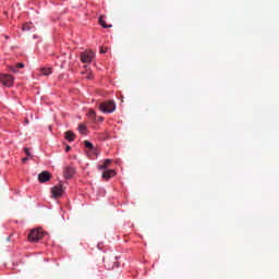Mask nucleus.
<instances>
[{
  "label": "nucleus",
  "mask_w": 279,
  "mask_h": 279,
  "mask_svg": "<svg viewBox=\"0 0 279 279\" xmlns=\"http://www.w3.org/2000/svg\"><path fill=\"white\" fill-rule=\"evenodd\" d=\"M43 236H45L43 228L32 229L28 234V241H31V243H38Z\"/></svg>",
  "instance_id": "1"
},
{
  "label": "nucleus",
  "mask_w": 279,
  "mask_h": 279,
  "mask_svg": "<svg viewBox=\"0 0 279 279\" xmlns=\"http://www.w3.org/2000/svg\"><path fill=\"white\" fill-rule=\"evenodd\" d=\"M99 110L105 113H112L114 112V110H117V105L114 104V101H105L100 104Z\"/></svg>",
  "instance_id": "2"
},
{
  "label": "nucleus",
  "mask_w": 279,
  "mask_h": 279,
  "mask_svg": "<svg viewBox=\"0 0 279 279\" xmlns=\"http://www.w3.org/2000/svg\"><path fill=\"white\" fill-rule=\"evenodd\" d=\"M93 58H95V52L92 50H86L81 53V62H83V64H89V62H93Z\"/></svg>",
  "instance_id": "3"
},
{
  "label": "nucleus",
  "mask_w": 279,
  "mask_h": 279,
  "mask_svg": "<svg viewBox=\"0 0 279 279\" xmlns=\"http://www.w3.org/2000/svg\"><path fill=\"white\" fill-rule=\"evenodd\" d=\"M0 84L10 87L14 84V77L10 74H0Z\"/></svg>",
  "instance_id": "4"
},
{
  "label": "nucleus",
  "mask_w": 279,
  "mask_h": 279,
  "mask_svg": "<svg viewBox=\"0 0 279 279\" xmlns=\"http://www.w3.org/2000/svg\"><path fill=\"white\" fill-rule=\"evenodd\" d=\"M63 175L66 180H71V178H73V175H75V168L73 167H65L63 169Z\"/></svg>",
  "instance_id": "5"
},
{
  "label": "nucleus",
  "mask_w": 279,
  "mask_h": 279,
  "mask_svg": "<svg viewBox=\"0 0 279 279\" xmlns=\"http://www.w3.org/2000/svg\"><path fill=\"white\" fill-rule=\"evenodd\" d=\"M38 180L41 183L49 182L51 180V173L43 171L41 173L38 174Z\"/></svg>",
  "instance_id": "6"
},
{
  "label": "nucleus",
  "mask_w": 279,
  "mask_h": 279,
  "mask_svg": "<svg viewBox=\"0 0 279 279\" xmlns=\"http://www.w3.org/2000/svg\"><path fill=\"white\" fill-rule=\"evenodd\" d=\"M62 193H64L62 185H56L54 187H52L53 197H62Z\"/></svg>",
  "instance_id": "7"
},
{
  "label": "nucleus",
  "mask_w": 279,
  "mask_h": 279,
  "mask_svg": "<svg viewBox=\"0 0 279 279\" xmlns=\"http://www.w3.org/2000/svg\"><path fill=\"white\" fill-rule=\"evenodd\" d=\"M117 175V172L114 170H106L102 173L104 180H110V178H114Z\"/></svg>",
  "instance_id": "8"
},
{
  "label": "nucleus",
  "mask_w": 279,
  "mask_h": 279,
  "mask_svg": "<svg viewBox=\"0 0 279 279\" xmlns=\"http://www.w3.org/2000/svg\"><path fill=\"white\" fill-rule=\"evenodd\" d=\"M19 69H25V64L17 63L15 66H9V71H12V73H19Z\"/></svg>",
  "instance_id": "9"
},
{
  "label": "nucleus",
  "mask_w": 279,
  "mask_h": 279,
  "mask_svg": "<svg viewBox=\"0 0 279 279\" xmlns=\"http://www.w3.org/2000/svg\"><path fill=\"white\" fill-rule=\"evenodd\" d=\"M65 141H69V143H73V141H75V133H73V131H66Z\"/></svg>",
  "instance_id": "10"
},
{
  "label": "nucleus",
  "mask_w": 279,
  "mask_h": 279,
  "mask_svg": "<svg viewBox=\"0 0 279 279\" xmlns=\"http://www.w3.org/2000/svg\"><path fill=\"white\" fill-rule=\"evenodd\" d=\"M111 163H112V160L106 159L102 165L98 166V169L100 171H104V169H106L107 167H110Z\"/></svg>",
  "instance_id": "11"
},
{
  "label": "nucleus",
  "mask_w": 279,
  "mask_h": 279,
  "mask_svg": "<svg viewBox=\"0 0 279 279\" xmlns=\"http://www.w3.org/2000/svg\"><path fill=\"white\" fill-rule=\"evenodd\" d=\"M99 25H101V27H104L105 29L108 27H112V25H107L106 21L104 20V15L99 16Z\"/></svg>",
  "instance_id": "12"
},
{
  "label": "nucleus",
  "mask_w": 279,
  "mask_h": 279,
  "mask_svg": "<svg viewBox=\"0 0 279 279\" xmlns=\"http://www.w3.org/2000/svg\"><path fill=\"white\" fill-rule=\"evenodd\" d=\"M41 73L43 75H51L53 71L51 70V68H41Z\"/></svg>",
  "instance_id": "13"
},
{
  "label": "nucleus",
  "mask_w": 279,
  "mask_h": 279,
  "mask_svg": "<svg viewBox=\"0 0 279 279\" xmlns=\"http://www.w3.org/2000/svg\"><path fill=\"white\" fill-rule=\"evenodd\" d=\"M88 129L86 128V124H80L78 125V132L81 133V134H86V131H87Z\"/></svg>",
  "instance_id": "14"
},
{
  "label": "nucleus",
  "mask_w": 279,
  "mask_h": 279,
  "mask_svg": "<svg viewBox=\"0 0 279 279\" xmlns=\"http://www.w3.org/2000/svg\"><path fill=\"white\" fill-rule=\"evenodd\" d=\"M88 117L89 119H92V121H95L97 114L95 113V110L90 109L88 112Z\"/></svg>",
  "instance_id": "15"
},
{
  "label": "nucleus",
  "mask_w": 279,
  "mask_h": 279,
  "mask_svg": "<svg viewBox=\"0 0 279 279\" xmlns=\"http://www.w3.org/2000/svg\"><path fill=\"white\" fill-rule=\"evenodd\" d=\"M84 145H85V147H86L87 149H94L93 143H90V142H88V141H85V142H84Z\"/></svg>",
  "instance_id": "16"
},
{
  "label": "nucleus",
  "mask_w": 279,
  "mask_h": 279,
  "mask_svg": "<svg viewBox=\"0 0 279 279\" xmlns=\"http://www.w3.org/2000/svg\"><path fill=\"white\" fill-rule=\"evenodd\" d=\"M24 153L28 158H32V153L29 151V148H24Z\"/></svg>",
  "instance_id": "17"
},
{
  "label": "nucleus",
  "mask_w": 279,
  "mask_h": 279,
  "mask_svg": "<svg viewBox=\"0 0 279 279\" xmlns=\"http://www.w3.org/2000/svg\"><path fill=\"white\" fill-rule=\"evenodd\" d=\"M23 29H24V31L31 29L29 24H24V25H23Z\"/></svg>",
  "instance_id": "18"
},
{
  "label": "nucleus",
  "mask_w": 279,
  "mask_h": 279,
  "mask_svg": "<svg viewBox=\"0 0 279 279\" xmlns=\"http://www.w3.org/2000/svg\"><path fill=\"white\" fill-rule=\"evenodd\" d=\"M108 50H105L104 47H100V53H106Z\"/></svg>",
  "instance_id": "19"
},
{
  "label": "nucleus",
  "mask_w": 279,
  "mask_h": 279,
  "mask_svg": "<svg viewBox=\"0 0 279 279\" xmlns=\"http://www.w3.org/2000/svg\"><path fill=\"white\" fill-rule=\"evenodd\" d=\"M27 160H29V157H24V158L22 159V162H27Z\"/></svg>",
  "instance_id": "20"
},
{
  "label": "nucleus",
  "mask_w": 279,
  "mask_h": 279,
  "mask_svg": "<svg viewBox=\"0 0 279 279\" xmlns=\"http://www.w3.org/2000/svg\"><path fill=\"white\" fill-rule=\"evenodd\" d=\"M65 151H71V146H66Z\"/></svg>",
  "instance_id": "21"
},
{
  "label": "nucleus",
  "mask_w": 279,
  "mask_h": 279,
  "mask_svg": "<svg viewBox=\"0 0 279 279\" xmlns=\"http://www.w3.org/2000/svg\"><path fill=\"white\" fill-rule=\"evenodd\" d=\"M98 121H104V117H99V118H98Z\"/></svg>",
  "instance_id": "22"
},
{
  "label": "nucleus",
  "mask_w": 279,
  "mask_h": 279,
  "mask_svg": "<svg viewBox=\"0 0 279 279\" xmlns=\"http://www.w3.org/2000/svg\"><path fill=\"white\" fill-rule=\"evenodd\" d=\"M25 123H29V120H28V119H25Z\"/></svg>",
  "instance_id": "23"
}]
</instances>
